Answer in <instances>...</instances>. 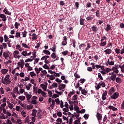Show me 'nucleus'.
I'll list each match as a JSON object with an SVG mask.
<instances>
[{
	"instance_id": "a878e982",
	"label": "nucleus",
	"mask_w": 124,
	"mask_h": 124,
	"mask_svg": "<svg viewBox=\"0 0 124 124\" xmlns=\"http://www.w3.org/2000/svg\"><path fill=\"white\" fill-rule=\"evenodd\" d=\"M50 57H51L52 59H55L57 57H58V56H57V54L53 53L51 54Z\"/></svg>"
},
{
	"instance_id": "a19ab883",
	"label": "nucleus",
	"mask_w": 124,
	"mask_h": 124,
	"mask_svg": "<svg viewBox=\"0 0 124 124\" xmlns=\"http://www.w3.org/2000/svg\"><path fill=\"white\" fill-rule=\"evenodd\" d=\"M100 86H101L103 88H105V82L104 81H101L99 82Z\"/></svg>"
},
{
	"instance_id": "c03bdc74",
	"label": "nucleus",
	"mask_w": 124,
	"mask_h": 124,
	"mask_svg": "<svg viewBox=\"0 0 124 124\" xmlns=\"http://www.w3.org/2000/svg\"><path fill=\"white\" fill-rule=\"evenodd\" d=\"M22 47H24V48H27L28 49H29L30 48V46L25 43H22Z\"/></svg>"
},
{
	"instance_id": "8fccbe9b",
	"label": "nucleus",
	"mask_w": 124,
	"mask_h": 124,
	"mask_svg": "<svg viewBox=\"0 0 124 124\" xmlns=\"http://www.w3.org/2000/svg\"><path fill=\"white\" fill-rule=\"evenodd\" d=\"M63 119L64 120V121H66V124H68V117H66L65 116H64V115H63Z\"/></svg>"
},
{
	"instance_id": "cd10ccee",
	"label": "nucleus",
	"mask_w": 124,
	"mask_h": 124,
	"mask_svg": "<svg viewBox=\"0 0 124 124\" xmlns=\"http://www.w3.org/2000/svg\"><path fill=\"white\" fill-rule=\"evenodd\" d=\"M110 30H111V26H110V25L108 24L107 25L106 28L105 29V31H109Z\"/></svg>"
},
{
	"instance_id": "7c9ffc66",
	"label": "nucleus",
	"mask_w": 124,
	"mask_h": 124,
	"mask_svg": "<svg viewBox=\"0 0 124 124\" xmlns=\"http://www.w3.org/2000/svg\"><path fill=\"white\" fill-rule=\"evenodd\" d=\"M82 94H84V95H86V94H88V92L85 89H83L81 91Z\"/></svg>"
},
{
	"instance_id": "dca6fc26",
	"label": "nucleus",
	"mask_w": 124,
	"mask_h": 124,
	"mask_svg": "<svg viewBox=\"0 0 124 124\" xmlns=\"http://www.w3.org/2000/svg\"><path fill=\"white\" fill-rule=\"evenodd\" d=\"M85 47H86V44H81L79 46V48L80 50H83L84 48H85Z\"/></svg>"
},
{
	"instance_id": "de8ad7c7",
	"label": "nucleus",
	"mask_w": 124,
	"mask_h": 124,
	"mask_svg": "<svg viewBox=\"0 0 124 124\" xmlns=\"http://www.w3.org/2000/svg\"><path fill=\"white\" fill-rule=\"evenodd\" d=\"M68 54V51L65 50L62 52V55L63 56H67V54Z\"/></svg>"
},
{
	"instance_id": "f3484780",
	"label": "nucleus",
	"mask_w": 124,
	"mask_h": 124,
	"mask_svg": "<svg viewBox=\"0 0 124 124\" xmlns=\"http://www.w3.org/2000/svg\"><path fill=\"white\" fill-rule=\"evenodd\" d=\"M115 81L118 84H121L122 83V78L119 77L116 78Z\"/></svg>"
},
{
	"instance_id": "ea45409f",
	"label": "nucleus",
	"mask_w": 124,
	"mask_h": 124,
	"mask_svg": "<svg viewBox=\"0 0 124 124\" xmlns=\"http://www.w3.org/2000/svg\"><path fill=\"white\" fill-rule=\"evenodd\" d=\"M87 47L85 48V51H88V50H89L90 48L92 47V46H91V44L88 43L87 44Z\"/></svg>"
},
{
	"instance_id": "2f4dec72",
	"label": "nucleus",
	"mask_w": 124,
	"mask_h": 124,
	"mask_svg": "<svg viewBox=\"0 0 124 124\" xmlns=\"http://www.w3.org/2000/svg\"><path fill=\"white\" fill-rule=\"evenodd\" d=\"M72 100L75 101L78 99V95L77 94H75L72 98Z\"/></svg>"
},
{
	"instance_id": "f8f14e48",
	"label": "nucleus",
	"mask_w": 124,
	"mask_h": 124,
	"mask_svg": "<svg viewBox=\"0 0 124 124\" xmlns=\"http://www.w3.org/2000/svg\"><path fill=\"white\" fill-rule=\"evenodd\" d=\"M104 53H105V54H106V55H109L112 52V50H111V49L108 48L106 50H104Z\"/></svg>"
},
{
	"instance_id": "5701e85b",
	"label": "nucleus",
	"mask_w": 124,
	"mask_h": 124,
	"mask_svg": "<svg viewBox=\"0 0 124 124\" xmlns=\"http://www.w3.org/2000/svg\"><path fill=\"white\" fill-rule=\"evenodd\" d=\"M36 113H37V110L36 109H33L31 115L33 117H36Z\"/></svg>"
},
{
	"instance_id": "c756f323",
	"label": "nucleus",
	"mask_w": 124,
	"mask_h": 124,
	"mask_svg": "<svg viewBox=\"0 0 124 124\" xmlns=\"http://www.w3.org/2000/svg\"><path fill=\"white\" fill-rule=\"evenodd\" d=\"M15 37L16 38H20L21 37V34L19 32H16V33Z\"/></svg>"
},
{
	"instance_id": "a18cd8bd",
	"label": "nucleus",
	"mask_w": 124,
	"mask_h": 124,
	"mask_svg": "<svg viewBox=\"0 0 124 124\" xmlns=\"http://www.w3.org/2000/svg\"><path fill=\"white\" fill-rule=\"evenodd\" d=\"M41 86L42 87L43 90H44L45 91V92H46V89H47V87H46V86H45V85H44V84H41Z\"/></svg>"
},
{
	"instance_id": "e2e57ef3",
	"label": "nucleus",
	"mask_w": 124,
	"mask_h": 124,
	"mask_svg": "<svg viewBox=\"0 0 124 124\" xmlns=\"http://www.w3.org/2000/svg\"><path fill=\"white\" fill-rule=\"evenodd\" d=\"M55 102L56 103V104H57L58 105H59V104H60V99L59 98H57L55 100Z\"/></svg>"
},
{
	"instance_id": "6e6552de",
	"label": "nucleus",
	"mask_w": 124,
	"mask_h": 124,
	"mask_svg": "<svg viewBox=\"0 0 124 124\" xmlns=\"http://www.w3.org/2000/svg\"><path fill=\"white\" fill-rule=\"evenodd\" d=\"M21 55L24 56V57H26L27 56H31V52H30L29 53H28L27 51H23L21 52Z\"/></svg>"
},
{
	"instance_id": "412c9836",
	"label": "nucleus",
	"mask_w": 124,
	"mask_h": 124,
	"mask_svg": "<svg viewBox=\"0 0 124 124\" xmlns=\"http://www.w3.org/2000/svg\"><path fill=\"white\" fill-rule=\"evenodd\" d=\"M108 108L111 109V110H112V111H118V108L114 107L112 106H109L108 107Z\"/></svg>"
},
{
	"instance_id": "473e14b6",
	"label": "nucleus",
	"mask_w": 124,
	"mask_h": 124,
	"mask_svg": "<svg viewBox=\"0 0 124 124\" xmlns=\"http://www.w3.org/2000/svg\"><path fill=\"white\" fill-rule=\"evenodd\" d=\"M18 99H20L22 101H24V100L26 99V97H25L24 96H19Z\"/></svg>"
},
{
	"instance_id": "37998d69",
	"label": "nucleus",
	"mask_w": 124,
	"mask_h": 124,
	"mask_svg": "<svg viewBox=\"0 0 124 124\" xmlns=\"http://www.w3.org/2000/svg\"><path fill=\"white\" fill-rule=\"evenodd\" d=\"M14 91L15 92H16V93H17V94H20V92H19L18 87L17 86L15 87Z\"/></svg>"
},
{
	"instance_id": "20e7f679",
	"label": "nucleus",
	"mask_w": 124,
	"mask_h": 124,
	"mask_svg": "<svg viewBox=\"0 0 124 124\" xmlns=\"http://www.w3.org/2000/svg\"><path fill=\"white\" fill-rule=\"evenodd\" d=\"M115 62L113 61H110V59H108L107 62L106 63V65L108 66V65H114Z\"/></svg>"
},
{
	"instance_id": "69168bd1",
	"label": "nucleus",
	"mask_w": 124,
	"mask_h": 124,
	"mask_svg": "<svg viewBox=\"0 0 124 124\" xmlns=\"http://www.w3.org/2000/svg\"><path fill=\"white\" fill-rule=\"evenodd\" d=\"M55 81L56 82H57V83H62V79H59V78H56V79H55Z\"/></svg>"
},
{
	"instance_id": "f257e3e1",
	"label": "nucleus",
	"mask_w": 124,
	"mask_h": 124,
	"mask_svg": "<svg viewBox=\"0 0 124 124\" xmlns=\"http://www.w3.org/2000/svg\"><path fill=\"white\" fill-rule=\"evenodd\" d=\"M4 80V81H2V84H4V85H9L11 83V80L9 78V76H6Z\"/></svg>"
},
{
	"instance_id": "bf43d9fd",
	"label": "nucleus",
	"mask_w": 124,
	"mask_h": 124,
	"mask_svg": "<svg viewBox=\"0 0 124 124\" xmlns=\"http://www.w3.org/2000/svg\"><path fill=\"white\" fill-rule=\"evenodd\" d=\"M20 26V23H18V22H16L15 24V27L16 29H18V27Z\"/></svg>"
},
{
	"instance_id": "4468645a",
	"label": "nucleus",
	"mask_w": 124,
	"mask_h": 124,
	"mask_svg": "<svg viewBox=\"0 0 124 124\" xmlns=\"http://www.w3.org/2000/svg\"><path fill=\"white\" fill-rule=\"evenodd\" d=\"M93 19H94V17L92 16H87L86 17V20L88 21V22H91L92 21V20H93Z\"/></svg>"
},
{
	"instance_id": "9b49d317",
	"label": "nucleus",
	"mask_w": 124,
	"mask_h": 124,
	"mask_svg": "<svg viewBox=\"0 0 124 124\" xmlns=\"http://www.w3.org/2000/svg\"><path fill=\"white\" fill-rule=\"evenodd\" d=\"M79 24L80 26H84L85 25V19L80 17L79 19Z\"/></svg>"
},
{
	"instance_id": "e433bc0d",
	"label": "nucleus",
	"mask_w": 124,
	"mask_h": 124,
	"mask_svg": "<svg viewBox=\"0 0 124 124\" xmlns=\"http://www.w3.org/2000/svg\"><path fill=\"white\" fill-rule=\"evenodd\" d=\"M31 104L32 105L34 104V105H35V104H37V101H36V100H31Z\"/></svg>"
},
{
	"instance_id": "a211bd4d",
	"label": "nucleus",
	"mask_w": 124,
	"mask_h": 124,
	"mask_svg": "<svg viewBox=\"0 0 124 124\" xmlns=\"http://www.w3.org/2000/svg\"><path fill=\"white\" fill-rule=\"evenodd\" d=\"M91 29H92V31L94 32H97V31L98 30V29L97 28V27L93 26V27H92Z\"/></svg>"
},
{
	"instance_id": "aec40b11",
	"label": "nucleus",
	"mask_w": 124,
	"mask_h": 124,
	"mask_svg": "<svg viewBox=\"0 0 124 124\" xmlns=\"http://www.w3.org/2000/svg\"><path fill=\"white\" fill-rule=\"evenodd\" d=\"M56 49H57V46L54 44L53 47L50 48V50H51L52 52H56Z\"/></svg>"
},
{
	"instance_id": "58836bf2",
	"label": "nucleus",
	"mask_w": 124,
	"mask_h": 124,
	"mask_svg": "<svg viewBox=\"0 0 124 124\" xmlns=\"http://www.w3.org/2000/svg\"><path fill=\"white\" fill-rule=\"evenodd\" d=\"M73 46L74 48H76V41L75 40H72Z\"/></svg>"
},
{
	"instance_id": "6ab92c4d",
	"label": "nucleus",
	"mask_w": 124,
	"mask_h": 124,
	"mask_svg": "<svg viewBox=\"0 0 124 124\" xmlns=\"http://www.w3.org/2000/svg\"><path fill=\"white\" fill-rule=\"evenodd\" d=\"M116 78H117L116 75L112 74V75L110 76L111 80H112V81H115Z\"/></svg>"
},
{
	"instance_id": "f704fd0d",
	"label": "nucleus",
	"mask_w": 124,
	"mask_h": 124,
	"mask_svg": "<svg viewBox=\"0 0 124 124\" xmlns=\"http://www.w3.org/2000/svg\"><path fill=\"white\" fill-rule=\"evenodd\" d=\"M32 95L31 94L27 95L26 96L28 102H30V99L31 98Z\"/></svg>"
},
{
	"instance_id": "774afa93",
	"label": "nucleus",
	"mask_w": 124,
	"mask_h": 124,
	"mask_svg": "<svg viewBox=\"0 0 124 124\" xmlns=\"http://www.w3.org/2000/svg\"><path fill=\"white\" fill-rule=\"evenodd\" d=\"M74 124H81L80 123V120H75L74 122Z\"/></svg>"
},
{
	"instance_id": "49530a36",
	"label": "nucleus",
	"mask_w": 124,
	"mask_h": 124,
	"mask_svg": "<svg viewBox=\"0 0 124 124\" xmlns=\"http://www.w3.org/2000/svg\"><path fill=\"white\" fill-rule=\"evenodd\" d=\"M106 44H107L106 41L103 42H102L101 43H100V46L104 47V46H105Z\"/></svg>"
},
{
	"instance_id": "4d7b16f0",
	"label": "nucleus",
	"mask_w": 124,
	"mask_h": 124,
	"mask_svg": "<svg viewBox=\"0 0 124 124\" xmlns=\"http://www.w3.org/2000/svg\"><path fill=\"white\" fill-rule=\"evenodd\" d=\"M20 64H22L24 65L25 64V62L23 60V59L21 60V62H18L17 65H19Z\"/></svg>"
},
{
	"instance_id": "bb28decb",
	"label": "nucleus",
	"mask_w": 124,
	"mask_h": 124,
	"mask_svg": "<svg viewBox=\"0 0 124 124\" xmlns=\"http://www.w3.org/2000/svg\"><path fill=\"white\" fill-rule=\"evenodd\" d=\"M1 72L2 74H6V73H7V72H8V70L3 69L1 70Z\"/></svg>"
},
{
	"instance_id": "423d86ee",
	"label": "nucleus",
	"mask_w": 124,
	"mask_h": 124,
	"mask_svg": "<svg viewBox=\"0 0 124 124\" xmlns=\"http://www.w3.org/2000/svg\"><path fill=\"white\" fill-rule=\"evenodd\" d=\"M119 93H114L111 96V98L112 99H117L119 97Z\"/></svg>"
},
{
	"instance_id": "5fc2aeb1",
	"label": "nucleus",
	"mask_w": 124,
	"mask_h": 124,
	"mask_svg": "<svg viewBox=\"0 0 124 124\" xmlns=\"http://www.w3.org/2000/svg\"><path fill=\"white\" fill-rule=\"evenodd\" d=\"M52 87H53V88H57L58 87V83L54 82L51 85Z\"/></svg>"
},
{
	"instance_id": "ddd939ff",
	"label": "nucleus",
	"mask_w": 124,
	"mask_h": 124,
	"mask_svg": "<svg viewBox=\"0 0 124 124\" xmlns=\"http://www.w3.org/2000/svg\"><path fill=\"white\" fill-rule=\"evenodd\" d=\"M107 95V91H105L102 94V99L103 100H105L106 99V96Z\"/></svg>"
},
{
	"instance_id": "b1692460",
	"label": "nucleus",
	"mask_w": 124,
	"mask_h": 124,
	"mask_svg": "<svg viewBox=\"0 0 124 124\" xmlns=\"http://www.w3.org/2000/svg\"><path fill=\"white\" fill-rule=\"evenodd\" d=\"M22 37L25 38L27 37V34H28V32L25 30L24 31L22 32Z\"/></svg>"
},
{
	"instance_id": "c85d7f7f",
	"label": "nucleus",
	"mask_w": 124,
	"mask_h": 124,
	"mask_svg": "<svg viewBox=\"0 0 124 124\" xmlns=\"http://www.w3.org/2000/svg\"><path fill=\"white\" fill-rule=\"evenodd\" d=\"M43 53H44L46 55H51V52H50L48 50H44L43 51Z\"/></svg>"
},
{
	"instance_id": "09e8293b",
	"label": "nucleus",
	"mask_w": 124,
	"mask_h": 124,
	"mask_svg": "<svg viewBox=\"0 0 124 124\" xmlns=\"http://www.w3.org/2000/svg\"><path fill=\"white\" fill-rule=\"evenodd\" d=\"M80 5V4H79V2H75V6L76 9H79V6Z\"/></svg>"
},
{
	"instance_id": "f03ea898",
	"label": "nucleus",
	"mask_w": 124,
	"mask_h": 124,
	"mask_svg": "<svg viewBox=\"0 0 124 124\" xmlns=\"http://www.w3.org/2000/svg\"><path fill=\"white\" fill-rule=\"evenodd\" d=\"M62 46H65L66 44H67V38H66V36H64L62 39Z\"/></svg>"
},
{
	"instance_id": "3c124183",
	"label": "nucleus",
	"mask_w": 124,
	"mask_h": 124,
	"mask_svg": "<svg viewBox=\"0 0 124 124\" xmlns=\"http://www.w3.org/2000/svg\"><path fill=\"white\" fill-rule=\"evenodd\" d=\"M56 122H57V123H60V124H62V120L61 118H58L56 120Z\"/></svg>"
},
{
	"instance_id": "4c0bfd02",
	"label": "nucleus",
	"mask_w": 124,
	"mask_h": 124,
	"mask_svg": "<svg viewBox=\"0 0 124 124\" xmlns=\"http://www.w3.org/2000/svg\"><path fill=\"white\" fill-rule=\"evenodd\" d=\"M8 107L10 108V110H12L13 107H14V106H13V104L9 103V105H8Z\"/></svg>"
},
{
	"instance_id": "1a4fd4ad",
	"label": "nucleus",
	"mask_w": 124,
	"mask_h": 124,
	"mask_svg": "<svg viewBox=\"0 0 124 124\" xmlns=\"http://www.w3.org/2000/svg\"><path fill=\"white\" fill-rule=\"evenodd\" d=\"M0 18H2V21H3V22H5L7 20L6 16L3 14H0Z\"/></svg>"
},
{
	"instance_id": "0eeeda50",
	"label": "nucleus",
	"mask_w": 124,
	"mask_h": 124,
	"mask_svg": "<svg viewBox=\"0 0 124 124\" xmlns=\"http://www.w3.org/2000/svg\"><path fill=\"white\" fill-rule=\"evenodd\" d=\"M96 118L98 120V122L100 123L102 121V115L100 113H97Z\"/></svg>"
},
{
	"instance_id": "9d476101",
	"label": "nucleus",
	"mask_w": 124,
	"mask_h": 124,
	"mask_svg": "<svg viewBox=\"0 0 124 124\" xmlns=\"http://www.w3.org/2000/svg\"><path fill=\"white\" fill-rule=\"evenodd\" d=\"M30 36H32V40H35L36 39H37V36L35 34V33H30L29 34Z\"/></svg>"
},
{
	"instance_id": "338daca9",
	"label": "nucleus",
	"mask_w": 124,
	"mask_h": 124,
	"mask_svg": "<svg viewBox=\"0 0 124 124\" xmlns=\"http://www.w3.org/2000/svg\"><path fill=\"white\" fill-rule=\"evenodd\" d=\"M74 76L77 79H79V78H80V76L78 74H77V73H75Z\"/></svg>"
},
{
	"instance_id": "393cba45",
	"label": "nucleus",
	"mask_w": 124,
	"mask_h": 124,
	"mask_svg": "<svg viewBox=\"0 0 124 124\" xmlns=\"http://www.w3.org/2000/svg\"><path fill=\"white\" fill-rule=\"evenodd\" d=\"M49 56H48V55H45V56H43V57L41 58V61H43V60H47V59H49Z\"/></svg>"
},
{
	"instance_id": "39448f33",
	"label": "nucleus",
	"mask_w": 124,
	"mask_h": 124,
	"mask_svg": "<svg viewBox=\"0 0 124 124\" xmlns=\"http://www.w3.org/2000/svg\"><path fill=\"white\" fill-rule=\"evenodd\" d=\"M9 55H10V53L9 52V51L4 52L3 54V57H4L5 59H7V58H9V59H10V57H9Z\"/></svg>"
},
{
	"instance_id": "864d4df0",
	"label": "nucleus",
	"mask_w": 124,
	"mask_h": 124,
	"mask_svg": "<svg viewBox=\"0 0 124 124\" xmlns=\"http://www.w3.org/2000/svg\"><path fill=\"white\" fill-rule=\"evenodd\" d=\"M4 42H7V41H8V37L7 36V35H4Z\"/></svg>"
},
{
	"instance_id": "052dcab7",
	"label": "nucleus",
	"mask_w": 124,
	"mask_h": 124,
	"mask_svg": "<svg viewBox=\"0 0 124 124\" xmlns=\"http://www.w3.org/2000/svg\"><path fill=\"white\" fill-rule=\"evenodd\" d=\"M85 81H86V79H84V78H81L79 82H80V84H83V83H85Z\"/></svg>"
},
{
	"instance_id": "72a5a7b5",
	"label": "nucleus",
	"mask_w": 124,
	"mask_h": 124,
	"mask_svg": "<svg viewBox=\"0 0 124 124\" xmlns=\"http://www.w3.org/2000/svg\"><path fill=\"white\" fill-rule=\"evenodd\" d=\"M30 75L31 76V77H35L36 76V74L34 72H31L30 73Z\"/></svg>"
},
{
	"instance_id": "79ce46f5",
	"label": "nucleus",
	"mask_w": 124,
	"mask_h": 124,
	"mask_svg": "<svg viewBox=\"0 0 124 124\" xmlns=\"http://www.w3.org/2000/svg\"><path fill=\"white\" fill-rule=\"evenodd\" d=\"M105 39H107V37L105 36V35H103V37H102L101 39L100 40L101 42H103Z\"/></svg>"
},
{
	"instance_id": "4be33fe9",
	"label": "nucleus",
	"mask_w": 124,
	"mask_h": 124,
	"mask_svg": "<svg viewBox=\"0 0 124 124\" xmlns=\"http://www.w3.org/2000/svg\"><path fill=\"white\" fill-rule=\"evenodd\" d=\"M114 92H115V89H114V87H112L111 89H109L108 93L109 94L111 95L112 93H114Z\"/></svg>"
},
{
	"instance_id": "c9c22d12",
	"label": "nucleus",
	"mask_w": 124,
	"mask_h": 124,
	"mask_svg": "<svg viewBox=\"0 0 124 124\" xmlns=\"http://www.w3.org/2000/svg\"><path fill=\"white\" fill-rule=\"evenodd\" d=\"M98 78H99L100 81V80H102V81H103V80H104L103 78L102 77V76H101V74H100V73H99L98 74Z\"/></svg>"
},
{
	"instance_id": "0e129e2a",
	"label": "nucleus",
	"mask_w": 124,
	"mask_h": 124,
	"mask_svg": "<svg viewBox=\"0 0 124 124\" xmlns=\"http://www.w3.org/2000/svg\"><path fill=\"white\" fill-rule=\"evenodd\" d=\"M92 6V3L91 2H88L86 4V7L90 8Z\"/></svg>"
},
{
	"instance_id": "7ed1b4c3",
	"label": "nucleus",
	"mask_w": 124,
	"mask_h": 124,
	"mask_svg": "<svg viewBox=\"0 0 124 124\" xmlns=\"http://www.w3.org/2000/svg\"><path fill=\"white\" fill-rule=\"evenodd\" d=\"M66 87V85L62 83H59L58 84V89L59 91H61V90H63V89H64Z\"/></svg>"
},
{
	"instance_id": "6e6d98bb",
	"label": "nucleus",
	"mask_w": 124,
	"mask_h": 124,
	"mask_svg": "<svg viewBox=\"0 0 124 124\" xmlns=\"http://www.w3.org/2000/svg\"><path fill=\"white\" fill-rule=\"evenodd\" d=\"M34 70L36 71V73H37V75L39 74V73H40V71H39L38 68H35Z\"/></svg>"
},
{
	"instance_id": "603ef678",
	"label": "nucleus",
	"mask_w": 124,
	"mask_h": 124,
	"mask_svg": "<svg viewBox=\"0 0 124 124\" xmlns=\"http://www.w3.org/2000/svg\"><path fill=\"white\" fill-rule=\"evenodd\" d=\"M37 117H38V119H39V120H40V119H41V113H40V112L38 111L37 113Z\"/></svg>"
},
{
	"instance_id": "2eb2a0df",
	"label": "nucleus",
	"mask_w": 124,
	"mask_h": 124,
	"mask_svg": "<svg viewBox=\"0 0 124 124\" xmlns=\"http://www.w3.org/2000/svg\"><path fill=\"white\" fill-rule=\"evenodd\" d=\"M3 12H4V13H5V14H6V15H11V12H9L8 11V10H7V9H6V8L4 9Z\"/></svg>"
},
{
	"instance_id": "680f3d73",
	"label": "nucleus",
	"mask_w": 124,
	"mask_h": 124,
	"mask_svg": "<svg viewBox=\"0 0 124 124\" xmlns=\"http://www.w3.org/2000/svg\"><path fill=\"white\" fill-rule=\"evenodd\" d=\"M57 115L58 117H62V112L61 111H58L57 113Z\"/></svg>"
},
{
	"instance_id": "13d9d810",
	"label": "nucleus",
	"mask_w": 124,
	"mask_h": 124,
	"mask_svg": "<svg viewBox=\"0 0 124 124\" xmlns=\"http://www.w3.org/2000/svg\"><path fill=\"white\" fill-rule=\"evenodd\" d=\"M43 68H45V69H50V68H49V66H47V64H45L43 66Z\"/></svg>"
}]
</instances>
